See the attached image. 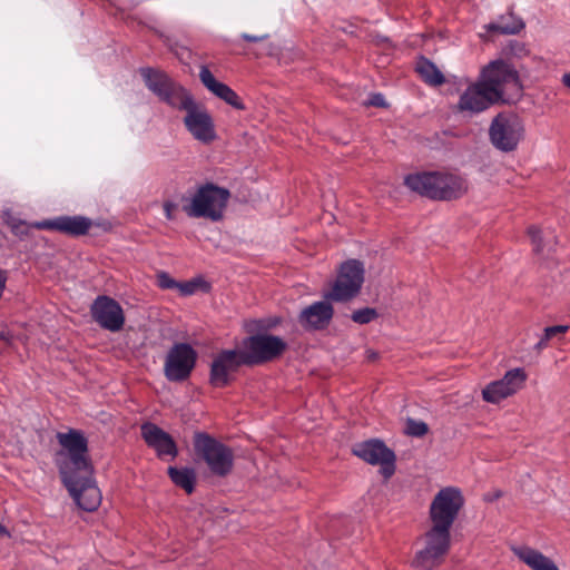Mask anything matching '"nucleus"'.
Returning a JSON list of instances; mask_svg holds the SVG:
<instances>
[{
	"instance_id": "f257e3e1",
	"label": "nucleus",
	"mask_w": 570,
	"mask_h": 570,
	"mask_svg": "<svg viewBox=\"0 0 570 570\" xmlns=\"http://www.w3.org/2000/svg\"><path fill=\"white\" fill-rule=\"evenodd\" d=\"M57 440L61 449L55 455V463L62 482L72 484L73 476L94 474L88 455V442L80 431L58 433Z\"/></svg>"
},
{
	"instance_id": "f03ea898",
	"label": "nucleus",
	"mask_w": 570,
	"mask_h": 570,
	"mask_svg": "<svg viewBox=\"0 0 570 570\" xmlns=\"http://www.w3.org/2000/svg\"><path fill=\"white\" fill-rule=\"evenodd\" d=\"M404 184L413 191L435 200H452L466 194V180L448 173H419L407 175Z\"/></svg>"
},
{
	"instance_id": "7ed1b4c3",
	"label": "nucleus",
	"mask_w": 570,
	"mask_h": 570,
	"mask_svg": "<svg viewBox=\"0 0 570 570\" xmlns=\"http://www.w3.org/2000/svg\"><path fill=\"white\" fill-rule=\"evenodd\" d=\"M230 193L213 183L200 185L195 193L184 198L183 210L190 218L223 219Z\"/></svg>"
},
{
	"instance_id": "20e7f679",
	"label": "nucleus",
	"mask_w": 570,
	"mask_h": 570,
	"mask_svg": "<svg viewBox=\"0 0 570 570\" xmlns=\"http://www.w3.org/2000/svg\"><path fill=\"white\" fill-rule=\"evenodd\" d=\"M450 547L451 532L429 525L416 541L411 567L415 570L439 569L445 561Z\"/></svg>"
},
{
	"instance_id": "39448f33",
	"label": "nucleus",
	"mask_w": 570,
	"mask_h": 570,
	"mask_svg": "<svg viewBox=\"0 0 570 570\" xmlns=\"http://www.w3.org/2000/svg\"><path fill=\"white\" fill-rule=\"evenodd\" d=\"M194 449L214 475L224 478L232 472L234 468L233 450L209 434L195 433Z\"/></svg>"
},
{
	"instance_id": "423d86ee",
	"label": "nucleus",
	"mask_w": 570,
	"mask_h": 570,
	"mask_svg": "<svg viewBox=\"0 0 570 570\" xmlns=\"http://www.w3.org/2000/svg\"><path fill=\"white\" fill-rule=\"evenodd\" d=\"M463 504L464 499L458 488L441 489L430 504L429 525L450 532Z\"/></svg>"
},
{
	"instance_id": "0eeeda50",
	"label": "nucleus",
	"mask_w": 570,
	"mask_h": 570,
	"mask_svg": "<svg viewBox=\"0 0 570 570\" xmlns=\"http://www.w3.org/2000/svg\"><path fill=\"white\" fill-rule=\"evenodd\" d=\"M523 135V121L517 115L509 112L497 115L489 128L491 144L504 153L517 149Z\"/></svg>"
},
{
	"instance_id": "6e6552de",
	"label": "nucleus",
	"mask_w": 570,
	"mask_h": 570,
	"mask_svg": "<svg viewBox=\"0 0 570 570\" xmlns=\"http://www.w3.org/2000/svg\"><path fill=\"white\" fill-rule=\"evenodd\" d=\"M363 282V263L357 259H348L341 265L336 281L324 297L335 302H347L360 293Z\"/></svg>"
},
{
	"instance_id": "1a4fd4ad",
	"label": "nucleus",
	"mask_w": 570,
	"mask_h": 570,
	"mask_svg": "<svg viewBox=\"0 0 570 570\" xmlns=\"http://www.w3.org/2000/svg\"><path fill=\"white\" fill-rule=\"evenodd\" d=\"M286 347V342L278 336L257 334L243 340L240 350L246 365H254L278 357Z\"/></svg>"
},
{
	"instance_id": "9d476101",
	"label": "nucleus",
	"mask_w": 570,
	"mask_h": 570,
	"mask_svg": "<svg viewBox=\"0 0 570 570\" xmlns=\"http://www.w3.org/2000/svg\"><path fill=\"white\" fill-rule=\"evenodd\" d=\"M176 109L186 112L184 125L189 134L203 144H210L216 139L215 125L206 108L197 104L191 95Z\"/></svg>"
},
{
	"instance_id": "9b49d317",
	"label": "nucleus",
	"mask_w": 570,
	"mask_h": 570,
	"mask_svg": "<svg viewBox=\"0 0 570 570\" xmlns=\"http://www.w3.org/2000/svg\"><path fill=\"white\" fill-rule=\"evenodd\" d=\"M140 73L147 88L161 101L174 108L180 106L190 96L184 87L161 70L145 68L140 70Z\"/></svg>"
},
{
	"instance_id": "f8f14e48",
	"label": "nucleus",
	"mask_w": 570,
	"mask_h": 570,
	"mask_svg": "<svg viewBox=\"0 0 570 570\" xmlns=\"http://www.w3.org/2000/svg\"><path fill=\"white\" fill-rule=\"evenodd\" d=\"M352 452L354 455L372 465H380V473L385 480L395 473V453L377 439L356 443Z\"/></svg>"
},
{
	"instance_id": "ddd939ff",
	"label": "nucleus",
	"mask_w": 570,
	"mask_h": 570,
	"mask_svg": "<svg viewBox=\"0 0 570 570\" xmlns=\"http://www.w3.org/2000/svg\"><path fill=\"white\" fill-rule=\"evenodd\" d=\"M196 361L197 352L189 344L176 343L166 355L164 374L170 382H183L189 377Z\"/></svg>"
},
{
	"instance_id": "4468645a",
	"label": "nucleus",
	"mask_w": 570,
	"mask_h": 570,
	"mask_svg": "<svg viewBox=\"0 0 570 570\" xmlns=\"http://www.w3.org/2000/svg\"><path fill=\"white\" fill-rule=\"evenodd\" d=\"M480 81L488 90H495L498 101L502 99L508 88L520 90V81L517 70L507 61H491L482 69Z\"/></svg>"
},
{
	"instance_id": "2eb2a0df",
	"label": "nucleus",
	"mask_w": 570,
	"mask_h": 570,
	"mask_svg": "<svg viewBox=\"0 0 570 570\" xmlns=\"http://www.w3.org/2000/svg\"><path fill=\"white\" fill-rule=\"evenodd\" d=\"M527 379L528 375L523 368H512L500 380L487 384L482 390V399L487 403L498 404L523 389Z\"/></svg>"
},
{
	"instance_id": "dca6fc26",
	"label": "nucleus",
	"mask_w": 570,
	"mask_h": 570,
	"mask_svg": "<svg viewBox=\"0 0 570 570\" xmlns=\"http://www.w3.org/2000/svg\"><path fill=\"white\" fill-rule=\"evenodd\" d=\"M94 321L100 327L110 332H118L124 327L125 314L120 304L114 298L100 295L90 307Z\"/></svg>"
},
{
	"instance_id": "f3484780",
	"label": "nucleus",
	"mask_w": 570,
	"mask_h": 570,
	"mask_svg": "<svg viewBox=\"0 0 570 570\" xmlns=\"http://www.w3.org/2000/svg\"><path fill=\"white\" fill-rule=\"evenodd\" d=\"M246 365L242 350H224L213 360L210 366V384L215 387H224L230 382V375L240 365Z\"/></svg>"
},
{
	"instance_id": "a211bd4d",
	"label": "nucleus",
	"mask_w": 570,
	"mask_h": 570,
	"mask_svg": "<svg viewBox=\"0 0 570 570\" xmlns=\"http://www.w3.org/2000/svg\"><path fill=\"white\" fill-rule=\"evenodd\" d=\"M94 474L73 476V483L63 482L78 507L85 511H95L101 502V493Z\"/></svg>"
},
{
	"instance_id": "6ab92c4d",
	"label": "nucleus",
	"mask_w": 570,
	"mask_h": 570,
	"mask_svg": "<svg viewBox=\"0 0 570 570\" xmlns=\"http://www.w3.org/2000/svg\"><path fill=\"white\" fill-rule=\"evenodd\" d=\"M91 226V219L83 216H59L33 224L37 229L56 230L76 237L86 235Z\"/></svg>"
},
{
	"instance_id": "aec40b11",
	"label": "nucleus",
	"mask_w": 570,
	"mask_h": 570,
	"mask_svg": "<svg viewBox=\"0 0 570 570\" xmlns=\"http://www.w3.org/2000/svg\"><path fill=\"white\" fill-rule=\"evenodd\" d=\"M495 102H498L495 98V90H488L479 80L478 82L469 86L461 95L459 109L462 111L481 112Z\"/></svg>"
},
{
	"instance_id": "412c9836",
	"label": "nucleus",
	"mask_w": 570,
	"mask_h": 570,
	"mask_svg": "<svg viewBox=\"0 0 570 570\" xmlns=\"http://www.w3.org/2000/svg\"><path fill=\"white\" fill-rule=\"evenodd\" d=\"M331 299L313 303L305 307L298 315V323L306 331L325 328L333 317Z\"/></svg>"
},
{
	"instance_id": "4be33fe9",
	"label": "nucleus",
	"mask_w": 570,
	"mask_h": 570,
	"mask_svg": "<svg viewBox=\"0 0 570 570\" xmlns=\"http://www.w3.org/2000/svg\"><path fill=\"white\" fill-rule=\"evenodd\" d=\"M141 436L148 446L155 449L159 458L165 455L175 458L177 455V448L173 438L156 424L144 423L141 425Z\"/></svg>"
},
{
	"instance_id": "5701e85b",
	"label": "nucleus",
	"mask_w": 570,
	"mask_h": 570,
	"mask_svg": "<svg viewBox=\"0 0 570 570\" xmlns=\"http://www.w3.org/2000/svg\"><path fill=\"white\" fill-rule=\"evenodd\" d=\"M199 78L202 83L216 97L224 100L226 104L237 110H244L245 106L239 96L229 86L216 80L210 70L203 66L199 70Z\"/></svg>"
},
{
	"instance_id": "b1692460",
	"label": "nucleus",
	"mask_w": 570,
	"mask_h": 570,
	"mask_svg": "<svg viewBox=\"0 0 570 570\" xmlns=\"http://www.w3.org/2000/svg\"><path fill=\"white\" fill-rule=\"evenodd\" d=\"M512 552L531 570H559L558 566L552 559L531 547H513Z\"/></svg>"
},
{
	"instance_id": "393cba45",
	"label": "nucleus",
	"mask_w": 570,
	"mask_h": 570,
	"mask_svg": "<svg viewBox=\"0 0 570 570\" xmlns=\"http://www.w3.org/2000/svg\"><path fill=\"white\" fill-rule=\"evenodd\" d=\"M528 235L531 238L533 252L537 255H544L551 252L557 244L556 236L551 235L549 238L544 239L541 229L537 226H530L528 228Z\"/></svg>"
},
{
	"instance_id": "a878e982",
	"label": "nucleus",
	"mask_w": 570,
	"mask_h": 570,
	"mask_svg": "<svg viewBox=\"0 0 570 570\" xmlns=\"http://www.w3.org/2000/svg\"><path fill=\"white\" fill-rule=\"evenodd\" d=\"M416 71L422 79L432 86H440L444 82V76L430 60L421 58L416 63Z\"/></svg>"
},
{
	"instance_id": "bb28decb",
	"label": "nucleus",
	"mask_w": 570,
	"mask_h": 570,
	"mask_svg": "<svg viewBox=\"0 0 570 570\" xmlns=\"http://www.w3.org/2000/svg\"><path fill=\"white\" fill-rule=\"evenodd\" d=\"M168 474L171 481L177 487L183 488L187 493H191L194 491L196 475L193 469H177L170 466L168 468Z\"/></svg>"
},
{
	"instance_id": "cd10ccee",
	"label": "nucleus",
	"mask_w": 570,
	"mask_h": 570,
	"mask_svg": "<svg viewBox=\"0 0 570 570\" xmlns=\"http://www.w3.org/2000/svg\"><path fill=\"white\" fill-rule=\"evenodd\" d=\"M510 21L505 22V18H501L499 22L490 23L488 26L489 31L499 32L502 35H514L523 29L524 23L521 19L510 16Z\"/></svg>"
},
{
	"instance_id": "c85d7f7f",
	"label": "nucleus",
	"mask_w": 570,
	"mask_h": 570,
	"mask_svg": "<svg viewBox=\"0 0 570 570\" xmlns=\"http://www.w3.org/2000/svg\"><path fill=\"white\" fill-rule=\"evenodd\" d=\"M569 331V325H554V326H548L543 330V334L539 342L535 344L534 348L537 351H542L546 347H548L549 342L558 337L560 335L566 334Z\"/></svg>"
},
{
	"instance_id": "c756f323",
	"label": "nucleus",
	"mask_w": 570,
	"mask_h": 570,
	"mask_svg": "<svg viewBox=\"0 0 570 570\" xmlns=\"http://www.w3.org/2000/svg\"><path fill=\"white\" fill-rule=\"evenodd\" d=\"M206 283L200 278H195L188 282L177 283L176 289L184 296L193 295L200 286Z\"/></svg>"
},
{
	"instance_id": "7c9ffc66",
	"label": "nucleus",
	"mask_w": 570,
	"mask_h": 570,
	"mask_svg": "<svg viewBox=\"0 0 570 570\" xmlns=\"http://www.w3.org/2000/svg\"><path fill=\"white\" fill-rule=\"evenodd\" d=\"M376 317V311L370 307L357 309L352 314V320L358 324H367L375 320Z\"/></svg>"
},
{
	"instance_id": "2f4dec72",
	"label": "nucleus",
	"mask_w": 570,
	"mask_h": 570,
	"mask_svg": "<svg viewBox=\"0 0 570 570\" xmlns=\"http://www.w3.org/2000/svg\"><path fill=\"white\" fill-rule=\"evenodd\" d=\"M406 433L412 436H423L428 433L429 428L428 424L422 421H415L413 419H409L406 421Z\"/></svg>"
},
{
	"instance_id": "473e14b6",
	"label": "nucleus",
	"mask_w": 570,
	"mask_h": 570,
	"mask_svg": "<svg viewBox=\"0 0 570 570\" xmlns=\"http://www.w3.org/2000/svg\"><path fill=\"white\" fill-rule=\"evenodd\" d=\"M177 281L169 276L166 272H159L157 274V284L163 289H176Z\"/></svg>"
},
{
	"instance_id": "72a5a7b5",
	"label": "nucleus",
	"mask_w": 570,
	"mask_h": 570,
	"mask_svg": "<svg viewBox=\"0 0 570 570\" xmlns=\"http://www.w3.org/2000/svg\"><path fill=\"white\" fill-rule=\"evenodd\" d=\"M163 208L168 220H174L176 218V212L178 209V205L176 203L166 200L163 204Z\"/></svg>"
},
{
	"instance_id": "f704fd0d",
	"label": "nucleus",
	"mask_w": 570,
	"mask_h": 570,
	"mask_svg": "<svg viewBox=\"0 0 570 570\" xmlns=\"http://www.w3.org/2000/svg\"><path fill=\"white\" fill-rule=\"evenodd\" d=\"M367 105L368 106H374V107H385L386 106V102H385V99H384V96L381 95V94H373L371 95L368 101H367Z\"/></svg>"
},
{
	"instance_id": "c9c22d12",
	"label": "nucleus",
	"mask_w": 570,
	"mask_h": 570,
	"mask_svg": "<svg viewBox=\"0 0 570 570\" xmlns=\"http://www.w3.org/2000/svg\"><path fill=\"white\" fill-rule=\"evenodd\" d=\"M242 38L248 42H259V41L267 39L268 35L264 33V35H259V36H254V35H249V33H243Z\"/></svg>"
},
{
	"instance_id": "e433bc0d",
	"label": "nucleus",
	"mask_w": 570,
	"mask_h": 570,
	"mask_svg": "<svg viewBox=\"0 0 570 570\" xmlns=\"http://www.w3.org/2000/svg\"><path fill=\"white\" fill-rule=\"evenodd\" d=\"M11 228L16 234H24L28 232V226L23 222H12Z\"/></svg>"
},
{
	"instance_id": "4c0bfd02",
	"label": "nucleus",
	"mask_w": 570,
	"mask_h": 570,
	"mask_svg": "<svg viewBox=\"0 0 570 570\" xmlns=\"http://www.w3.org/2000/svg\"><path fill=\"white\" fill-rule=\"evenodd\" d=\"M562 82L564 86H567L568 88H570V72L568 73H564L562 76Z\"/></svg>"
},
{
	"instance_id": "58836bf2",
	"label": "nucleus",
	"mask_w": 570,
	"mask_h": 570,
	"mask_svg": "<svg viewBox=\"0 0 570 570\" xmlns=\"http://www.w3.org/2000/svg\"><path fill=\"white\" fill-rule=\"evenodd\" d=\"M8 530L0 523V537H9Z\"/></svg>"
},
{
	"instance_id": "ea45409f",
	"label": "nucleus",
	"mask_w": 570,
	"mask_h": 570,
	"mask_svg": "<svg viewBox=\"0 0 570 570\" xmlns=\"http://www.w3.org/2000/svg\"><path fill=\"white\" fill-rule=\"evenodd\" d=\"M366 354L368 360H375L377 357V353L374 351H367Z\"/></svg>"
},
{
	"instance_id": "a19ab883",
	"label": "nucleus",
	"mask_w": 570,
	"mask_h": 570,
	"mask_svg": "<svg viewBox=\"0 0 570 570\" xmlns=\"http://www.w3.org/2000/svg\"><path fill=\"white\" fill-rule=\"evenodd\" d=\"M184 53L189 55V51L188 50H184V52L181 55H184ZM180 59H183V56H180Z\"/></svg>"
}]
</instances>
